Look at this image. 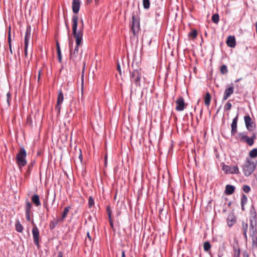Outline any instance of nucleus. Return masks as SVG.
<instances>
[{
    "instance_id": "obj_1",
    "label": "nucleus",
    "mask_w": 257,
    "mask_h": 257,
    "mask_svg": "<svg viewBox=\"0 0 257 257\" xmlns=\"http://www.w3.org/2000/svg\"><path fill=\"white\" fill-rule=\"evenodd\" d=\"M78 17L76 15L72 16V35L75 39L76 46L74 52L79 53V46L81 45L83 38V32L81 30H77Z\"/></svg>"
},
{
    "instance_id": "obj_2",
    "label": "nucleus",
    "mask_w": 257,
    "mask_h": 257,
    "mask_svg": "<svg viewBox=\"0 0 257 257\" xmlns=\"http://www.w3.org/2000/svg\"><path fill=\"white\" fill-rule=\"evenodd\" d=\"M256 162L252 160L250 158L247 157L244 164L242 166V172L246 177L250 176L255 170L256 167Z\"/></svg>"
},
{
    "instance_id": "obj_3",
    "label": "nucleus",
    "mask_w": 257,
    "mask_h": 257,
    "mask_svg": "<svg viewBox=\"0 0 257 257\" xmlns=\"http://www.w3.org/2000/svg\"><path fill=\"white\" fill-rule=\"evenodd\" d=\"M26 156L27 153L25 148L21 147L16 156V162L20 170L27 164Z\"/></svg>"
},
{
    "instance_id": "obj_4",
    "label": "nucleus",
    "mask_w": 257,
    "mask_h": 257,
    "mask_svg": "<svg viewBox=\"0 0 257 257\" xmlns=\"http://www.w3.org/2000/svg\"><path fill=\"white\" fill-rule=\"evenodd\" d=\"M131 30L134 35L139 32L140 27V18L138 15V11H134L132 13V21L131 24Z\"/></svg>"
},
{
    "instance_id": "obj_5",
    "label": "nucleus",
    "mask_w": 257,
    "mask_h": 257,
    "mask_svg": "<svg viewBox=\"0 0 257 257\" xmlns=\"http://www.w3.org/2000/svg\"><path fill=\"white\" fill-rule=\"evenodd\" d=\"M142 76L141 69H135L131 72L130 80L136 87H141V79Z\"/></svg>"
},
{
    "instance_id": "obj_6",
    "label": "nucleus",
    "mask_w": 257,
    "mask_h": 257,
    "mask_svg": "<svg viewBox=\"0 0 257 257\" xmlns=\"http://www.w3.org/2000/svg\"><path fill=\"white\" fill-rule=\"evenodd\" d=\"M252 210H250V214L251 215L250 218L249 219V231L256 230L255 227L257 223V217L255 211V209L252 207Z\"/></svg>"
},
{
    "instance_id": "obj_7",
    "label": "nucleus",
    "mask_w": 257,
    "mask_h": 257,
    "mask_svg": "<svg viewBox=\"0 0 257 257\" xmlns=\"http://www.w3.org/2000/svg\"><path fill=\"white\" fill-rule=\"evenodd\" d=\"M69 45L70 47V59L71 61H72L75 65L78 63L81 58V55L79 54V53H77V52H72V42L69 40Z\"/></svg>"
},
{
    "instance_id": "obj_8",
    "label": "nucleus",
    "mask_w": 257,
    "mask_h": 257,
    "mask_svg": "<svg viewBox=\"0 0 257 257\" xmlns=\"http://www.w3.org/2000/svg\"><path fill=\"white\" fill-rule=\"evenodd\" d=\"M240 141L245 142L249 146L253 145L254 143V139L255 138V135H253L251 138H249L244 133H240L238 134Z\"/></svg>"
},
{
    "instance_id": "obj_9",
    "label": "nucleus",
    "mask_w": 257,
    "mask_h": 257,
    "mask_svg": "<svg viewBox=\"0 0 257 257\" xmlns=\"http://www.w3.org/2000/svg\"><path fill=\"white\" fill-rule=\"evenodd\" d=\"M222 170L226 173L238 174L240 173L237 166H230L228 165H223Z\"/></svg>"
},
{
    "instance_id": "obj_10",
    "label": "nucleus",
    "mask_w": 257,
    "mask_h": 257,
    "mask_svg": "<svg viewBox=\"0 0 257 257\" xmlns=\"http://www.w3.org/2000/svg\"><path fill=\"white\" fill-rule=\"evenodd\" d=\"M33 238L34 244L39 248L40 246L39 244V238L40 233L38 227L35 226L33 227L32 229Z\"/></svg>"
},
{
    "instance_id": "obj_11",
    "label": "nucleus",
    "mask_w": 257,
    "mask_h": 257,
    "mask_svg": "<svg viewBox=\"0 0 257 257\" xmlns=\"http://www.w3.org/2000/svg\"><path fill=\"white\" fill-rule=\"evenodd\" d=\"M176 109L177 111H183L185 108V103L184 98L182 96H179L176 101Z\"/></svg>"
},
{
    "instance_id": "obj_12",
    "label": "nucleus",
    "mask_w": 257,
    "mask_h": 257,
    "mask_svg": "<svg viewBox=\"0 0 257 257\" xmlns=\"http://www.w3.org/2000/svg\"><path fill=\"white\" fill-rule=\"evenodd\" d=\"M234 87L233 86H230L228 88H226L224 90L223 96L222 98V101L226 100L234 92Z\"/></svg>"
},
{
    "instance_id": "obj_13",
    "label": "nucleus",
    "mask_w": 257,
    "mask_h": 257,
    "mask_svg": "<svg viewBox=\"0 0 257 257\" xmlns=\"http://www.w3.org/2000/svg\"><path fill=\"white\" fill-rule=\"evenodd\" d=\"M244 120L246 128L250 132L252 131L253 129V122H252L249 115H248L244 116Z\"/></svg>"
},
{
    "instance_id": "obj_14",
    "label": "nucleus",
    "mask_w": 257,
    "mask_h": 257,
    "mask_svg": "<svg viewBox=\"0 0 257 257\" xmlns=\"http://www.w3.org/2000/svg\"><path fill=\"white\" fill-rule=\"evenodd\" d=\"M238 120V114L233 119L231 124V135L232 136H234L237 133V123Z\"/></svg>"
},
{
    "instance_id": "obj_15",
    "label": "nucleus",
    "mask_w": 257,
    "mask_h": 257,
    "mask_svg": "<svg viewBox=\"0 0 257 257\" xmlns=\"http://www.w3.org/2000/svg\"><path fill=\"white\" fill-rule=\"evenodd\" d=\"M226 44L228 47L230 48H234L236 46L235 38L234 36H229L226 40Z\"/></svg>"
},
{
    "instance_id": "obj_16",
    "label": "nucleus",
    "mask_w": 257,
    "mask_h": 257,
    "mask_svg": "<svg viewBox=\"0 0 257 257\" xmlns=\"http://www.w3.org/2000/svg\"><path fill=\"white\" fill-rule=\"evenodd\" d=\"M80 2L79 0H73L72 8L73 13L77 14L80 10Z\"/></svg>"
},
{
    "instance_id": "obj_17",
    "label": "nucleus",
    "mask_w": 257,
    "mask_h": 257,
    "mask_svg": "<svg viewBox=\"0 0 257 257\" xmlns=\"http://www.w3.org/2000/svg\"><path fill=\"white\" fill-rule=\"evenodd\" d=\"M250 236L252 240V247L253 248L257 247V236L256 235V230L251 231Z\"/></svg>"
},
{
    "instance_id": "obj_18",
    "label": "nucleus",
    "mask_w": 257,
    "mask_h": 257,
    "mask_svg": "<svg viewBox=\"0 0 257 257\" xmlns=\"http://www.w3.org/2000/svg\"><path fill=\"white\" fill-rule=\"evenodd\" d=\"M31 38V27L30 26H28L27 27L25 36L24 39V44L25 45H28L29 40Z\"/></svg>"
},
{
    "instance_id": "obj_19",
    "label": "nucleus",
    "mask_w": 257,
    "mask_h": 257,
    "mask_svg": "<svg viewBox=\"0 0 257 257\" xmlns=\"http://www.w3.org/2000/svg\"><path fill=\"white\" fill-rule=\"evenodd\" d=\"M236 222V217L233 214H229L227 218V223L229 227H231Z\"/></svg>"
},
{
    "instance_id": "obj_20",
    "label": "nucleus",
    "mask_w": 257,
    "mask_h": 257,
    "mask_svg": "<svg viewBox=\"0 0 257 257\" xmlns=\"http://www.w3.org/2000/svg\"><path fill=\"white\" fill-rule=\"evenodd\" d=\"M235 189V188L234 186L228 184L225 186L224 192L225 194L227 195H230L232 194L234 192Z\"/></svg>"
},
{
    "instance_id": "obj_21",
    "label": "nucleus",
    "mask_w": 257,
    "mask_h": 257,
    "mask_svg": "<svg viewBox=\"0 0 257 257\" xmlns=\"http://www.w3.org/2000/svg\"><path fill=\"white\" fill-rule=\"evenodd\" d=\"M32 202L35 204L36 207L41 205V202L40 200L39 196L37 194L33 195L31 197Z\"/></svg>"
},
{
    "instance_id": "obj_22",
    "label": "nucleus",
    "mask_w": 257,
    "mask_h": 257,
    "mask_svg": "<svg viewBox=\"0 0 257 257\" xmlns=\"http://www.w3.org/2000/svg\"><path fill=\"white\" fill-rule=\"evenodd\" d=\"M70 209H71V206H67L64 208V210L62 213V214L61 218H60L61 221L62 222H63L64 220V219H65V218L66 217L67 214Z\"/></svg>"
},
{
    "instance_id": "obj_23",
    "label": "nucleus",
    "mask_w": 257,
    "mask_h": 257,
    "mask_svg": "<svg viewBox=\"0 0 257 257\" xmlns=\"http://www.w3.org/2000/svg\"><path fill=\"white\" fill-rule=\"evenodd\" d=\"M247 202V197L245 194H243L242 195V196L241 198V202H240L241 206V210L242 211H244V210H245L244 205H245V204H246Z\"/></svg>"
},
{
    "instance_id": "obj_24",
    "label": "nucleus",
    "mask_w": 257,
    "mask_h": 257,
    "mask_svg": "<svg viewBox=\"0 0 257 257\" xmlns=\"http://www.w3.org/2000/svg\"><path fill=\"white\" fill-rule=\"evenodd\" d=\"M59 221H61V219L54 218L50 223V228L51 229L55 228Z\"/></svg>"
},
{
    "instance_id": "obj_25",
    "label": "nucleus",
    "mask_w": 257,
    "mask_h": 257,
    "mask_svg": "<svg viewBox=\"0 0 257 257\" xmlns=\"http://www.w3.org/2000/svg\"><path fill=\"white\" fill-rule=\"evenodd\" d=\"M64 100V96L63 92L61 90H59L58 94L57 103L58 104H61Z\"/></svg>"
},
{
    "instance_id": "obj_26",
    "label": "nucleus",
    "mask_w": 257,
    "mask_h": 257,
    "mask_svg": "<svg viewBox=\"0 0 257 257\" xmlns=\"http://www.w3.org/2000/svg\"><path fill=\"white\" fill-rule=\"evenodd\" d=\"M211 95L210 93L207 92L204 97V103L207 106H209L210 103Z\"/></svg>"
},
{
    "instance_id": "obj_27",
    "label": "nucleus",
    "mask_w": 257,
    "mask_h": 257,
    "mask_svg": "<svg viewBox=\"0 0 257 257\" xmlns=\"http://www.w3.org/2000/svg\"><path fill=\"white\" fill-rule=\"evenodd\" d=\"M16 230L19 232H22L24 229L23 225L19 221H18L15 225Z\"/></svg>"
},
{
    "instance_id": "obj_28",
    "label": "nucleus",
    "mask_w": 257,
    "mask_h": 257,
    "mask_svg": "<svg viewBox=\"0 0 257 257\" xmlns=\"http://www.w3.org/2000/svg\"><path fill=\"white\" fill-rule=\"evenodd\" d=\"M31 208H32V204L28 200H27L26 201V205H25L26 213H31Z\"/></svg>"
},
{
    "instance_id": "obj_29",
    "label": "nucleus",
    "mask_w": 257,
    "mask_h": 257,
    "mask_svg": "<svg viewBox=\"0 0 257 257\" xmlns=\"http://www.w3.org/2000/svg\"><path fill=\"white\" fill-rule=\"evenodd\" d=\"M249 156L250 158H253L257 157V148H254L249 153Z\"/></svg>"
},
{
    "instance_id": "obj_30",
    "label": "nucleus",
    "mask_w": 257,
    "mask_h": 257,
    "mask_svg": "<svg viewBox=\"0 0 257 257\" xmlns=\"http://www.w3.org/2000/svg\"><path fill=\"white\" fill-rule=\"evenodd\" d=\"M106 211L108 217V220H112L111 210L110 205H107L106 208Z\"/></svg>"
},
{
    "instance_id": "obj_31",
    "label": "nucleus",
    "mask_w": 257,
    "mask_h": 257,
    "mask_svg": "<svg viewBox=\"0 0 257 257\" xmlns=\"http://www.w3.org/2000/svg\"><path fill=\"white\" fill-rule=\"evenodd\" d=\"M212 21L215 24H218L219 21V16L218 14L213 15L212 16Z\"/></svg>"
},
{
    "instance_id": "obj_32",
    "label": "nucleus",
    "mask_w": 257,
    "mask_h": 257,
    "mask_svg": "<svg viewBox=\"0 0 257 257\" xmlns=\"http://www.w3.org/2000/svg\"><path fill=\"white\" fill-rule=\"evenodd\" d=\"M240 256V249L239 247H233V257H239Z\"/></svg>"
},
{
    "instance_id": "obj_33",
    "label": "nucleus",
    "mask_w": 257,
    "mask_h": 257,
    "mask_svg": "<svg viewBox=\"0 0 257 257\" xmlns=\"http://www.w3.org/2000/svg\"><path fill=\"white\" fill-rule=\"evenodd\" d=\"M220 73L222 74H225L227 73L228 69H227L226 65H222L220 67Z\"/></svg>"
},
{
    "instance_id": "obj_34",
    "label": "nucleus",
    "mask_w": 257,
    "mask_h": 257,
    "mask_svg": "<svg viewBox=\"0 0 257 257\" xmlns=\"http://www.w3.org/2000/svg\"><path fill=\"white\" fill-rule=\"evenodd\" d=\"M203 248L205 251L209 250L211 248V245L209 242L205 241L203 244Z\"/></svg>"
},
{
    "instance_id": "obj_35",
    "label": "nucleus",
    "mask_w": 257,
    "mask_h": 257,
    "mask_svg": "<svg viewBox=\"0 0 257 257\" xmlns=\"http://www.w3.org/2000/svg\"><path fill=\"white\" fill-rule=\"evenodd\" d=\"M143 7L145 9H148L150 7L149 0H143Z\"/></svg>"
},
{
    "instance_id": "obj_36",
    "label": "nucleus",
    "mask_w": 257,
    "mask_h": 257,
    "mask_svg": "<svg viewBox=\"0 0 257 257\" xmlns=\"http://www.w3.org/2000/svg\"><path fill=\"white\" fill-rule=\"evenodd\" d=\"M88 204L89 208H91L94 204V199L91 196L89 197Z\"/></svg>"
},
{
    "instance_id": "obj_37",
    "label": "nucleus",
    "mask_w": 257,
    "mask_h": 257,
    "mask_svg": "<svg viewBox=\"0 0 257 257\" xmlns=\"http://www.w3.org/2000/svg\"><path fill=\"white\" fill-rule=\"evenodd\" d=\"M230 100H228L227 102V103L225 104V105L224 106V109L225 111H228L230 109L232 105H231V103L230 102Z\"/></svg>"
},
{
    "instance_id": "obj_38",
    "label": "nucleus",
    "mask_w": 257,
    "mask_h": 257,
    "mask_svg": "<svg viewBox=\"0 0 257 257\" xmlns=\"http://www.w3.org/2000/svg\"><path fill=\"white\" fill-rule=\"evenodd\" d=\"M197 36V30L194 29L192 30L189 34V36L192 37L193 39L195 38Z\"/></svg>"
},
{
    "instance_id": "obj_39",
    "label": "nucleus",
    "mask_w": 257,
    "mask_h": 257,
    "mask_svg": "<svg viewBox=\"0 0 257 257\" xmlns=\"http://www.w3.org/2000/svg\"><path fill=\"white\" fill-rule=\"evenodd\" d=\"M242 190L245 193H248L250 191L251 189L248 185H245L243 186Z\"/></svg>"
},
{
    "instance_id": "obj_40",
    "label": "nucleus",
    "mask_w": 257,
    "mask_h": 257,
    "mask_svg": "<svg viewBox=\"0 0 257 257\" xmlns=\"http://www.w3.org/2000/svg\"><path fill=\"white\" fill-rule=\"evenodd\" d=\"M7 102H8V105L10 106V101H11V93L10 92H8L7 93Z\"/></svg>"
},
{
    "instance_id": "obj_41",
    "label": "nucleus",
    "mask_w": 257,
    "mask_h": 257,
    "mask_svg": "<svg viewBox=\"0 0 257 257\" xmlns=\"http://www.w3.org/2000/svg\"><path fill=\"white\" fill-rule=\"evenodd\" d=\"M58 61L60 63L62 62V55L61 50L57 51Z\"/></svg>"
},
{
    "instance_id": "obj_42",
    "label": "nucleus",
    "mask_w": 257,
    "mask_h": 257,
    "mask_svg": "<svg viewBox=\"0 0 257 257\" xmlns=\"http://www.w3.org/2000/svg\"><path fill=\"white\" fill-rule=\"evenodd\" d=\"M27 123L29 125L32 124V119L30 115H28L27 119Z\"/></svg>"
},
{
    "instance_id": "obj_43",
    "label": "nucleus",
    "mask_w": 257,
    "mask_h": 257,
    "mask_svg": "<svg viewBox=\"0 0 257 257\" xmlns=\"http://www.w3.org/2000/svg\"><path fill=\"white\" fill-rule=\"evenodd\" d=\"M8 43L10 44L11 43V27H9V33H8Z\"/></svg>"
},
{
    "instance_id": "obj_44",
    "label": "nucleus",
    "mask_w": 257,
    "mask_h": 257,
    "mask_svg": "<svg viewBox=\"0 0 257 257\" xmlns=\"http://www.w3.org/2000/svg\"><path fill=\"white\" fill-rule=\"evenodd\" d=\"M242 227L243 231H247V223H242Z\"/></svg>"
},
{
    "instance_id": "obj_45",
    "label": "nucleus",
    "mask_w": 257,
    "mask_h": 257,
    "mask_svg": "<svg viewBox=\"0 0 257 257\" xmlns=\"http://www.w3.org/2000/svg\"><path fill=\"white\" fill-rule=\"evenodd\" d=\"M61 104H58V103L56 104L55 109L56 111H57L58 113H59L60 112L61 110Z\"/></svg>"
},
{
    "instance_id": "obj_46",
    "label": "nucleus",
    "mask_w": 257,
    "mask_h": 257,
    "mask_svg": "<svg viewBox=\"0 0 257 257\" xmlns=\"http://www.w3.org/2000/svg\"><path fill=\"white\" fill-rule=\"evenodd\" d=\"M109 221V224H110V226L111 228V229L113 230H114V225H113V220H108Z\"/></svg>"
},
{
    "instance_id": "obj_47",
    "label": "nucleus",
    "mask_w": 257,
    "mask_h": 257,
    "mask_svg": "<svg viewBox=\"0 0 257 257\" xmlns=\"http://www.w3.org/2000/svg\"><path fill=\"white\" fill-rule=\"evenodd\" d=\"M30 213H26V219L28 221H30L31 220Z\"/></svg>"
},
{
    "instance_id": "obj_48",
    "label": "nucleus",
    "mask_w": 257,
    "mask_h": 257,
    "mask_svg": "<svg viewBox=\"0 0 257 257\" xmlns=\"http://www.w3.org/2000/svg\"><path fill=\"white\" fill-rule=\"evenodd\" d=\"M117 70L119 72L120 75H121V69H120V66L118 63H117Z\"/></svg>"
},
{
    "instance_id": "obj_49",
    "label": "nucleus",
    "mask_w": 257,
    "mask_h": 257,
    "mask_svg": "<svg viewBox=\"0 0 257 257\" xmlns=\"http://www.w3.org/2000/svg\"><path fill=\"white\" fill-rule=\"evenodd\" d=\"M81 27L80 28L79 30H81L83 32V27H84V22L83 20L82 19L81 20Z\"/></svg>"
},
{
    "instance_id": "obj_50",
    "label": "nucleus",
    "mask_w": 257,
    "mask_h": 257,
    "mask_svg": "<svg viewBox=\"0 0 257 257\" xmlns=\"http://www.w3.org/2000/svg\"><path fill=\"white\" fill-rule=\"evenodd\" d=\"M79 151H80V154L79 155V158L80 161L82 162V160H83L81 150H79Z\"/></svg>"
},
{
    "instance_id": "obj_51",
    "label": "nucleus",
    "mask_w": 257,
    "mask_h": 257,
    "mask_svg": "<svg viewBox=\"0 0 257 257\" xmlns=\"http://www.w3.org/2000/svg\"><path fill=\"white\" fill-rule=\"evenodd\" d=\"M28 46V45H25V54L26 56H27Z\"/></svg>"
},
{
    "instance_id": "obj_52",
    "label": "nucleus",
    "mask_w": 257,
    "mask_h": 257,
    "mask_svg": "<svg viewBox=\"0 0 257 257\" xmlns=\"http://www.w3.org/2000/svg\"><path fill=\"white\" fill-rule=\"evenodd\" d=\"M56 49H57V51L61 50L59 44L58 42H57V43H56Z\"/></svg>"
},
{
    "instance_id": "obj_53",
    "label": "nucleus",
    "mask_w": 257,
    "mask_h": 257,
    "mask_svg": "<svg viewBox=\"0 0 257 257\" xmlns=\"http://www.w3.org/2000/svg\"><path fill=\"white\" fill-rule=\"evenodd\" d=\"M9 49H10V51L11 52V54H13V51H12V43H10V44H9Z\"/></svg>"
},
{
    "instance_id": "obj_54",
    "label": "nucleus",
    "mask_w": 257,
    "mask_h": 257,
    "mask_svg": "<svg viewBox=\"0 0 257 257\" xmlns=\"http://www.w3.org/2000/svg\"><path fill=\"white\" fill-rule=\"evenodd\" d=\"M58 257H63V252L59 251L58 253Z\"/></svg>"
},
{
    "instance_id": "obj_55",
    "label": "nucleus",
    "mask_w": 257,
    "mask_h": 257,
    "mask_svg": "<svg viewBox=\"0 0 257 257\" xmlns=\"http://www.w3.org/2000/svg\"><path fill=\"white\" fill-rule=\"evenodd\" d=\"M41 73V70H40L39 71L38 77V81H39V80L40 79Z\"/></svg>"
},
{
    "instance_id": "obj_56",
    "label": "nucleus",
    "mask_w": 257,
    "mask_h": 257,
    "mask_svg": "<svg viewBox=\"0 0 257 257\" xmlns=\"http://www.w3.org/2000/svg\"><path fill=\"white\" fill-rule=\"evenodd\" d=\"M243 234L244 236V238L246 239L247 238V231H243Z\"/></svg>"
},
{
    "instance_id": "obj_57",
    "label": "nucleus",
    "mask_w": 257,
    "mask_h": 257,
    "mask_svg": "<svg viewBox=\"0 0 257 257\" xmlns=\"http://www.w3.org/2000/svg\"><path fill=\"white\" fill-rule=\"evenodd\" d=\"M121 257H125V251L122 250L121 252Z\"/></svg>"
},
{
    "instance_id": "obj_58",
    "label": "nucleus",
    "mask_w": 257,
    "mask_h": 257,
    "mask_svg": "<svg viewBox=\"0 0 257 257\" xmlns=\"http://www.w3.org/2000/svg\"><path fill=\"white\" fill-rule=\"evenodd\" d=\"M87 237L89 238V239L90 240L91 239V237L90 236V234H89V232H87Z\"/></svg>"
},
{
    "instance_id": "obj_59",
    "label": "nucleus",
    "mask_w": 257,
    "mask_h": 257,
    "mask_svg": "<svg viewBox=\"0 0 257 257\" xmlns=\"http://www.w3.org/2000/svg\"><path fill=\"white\" fill-rule=\"evenodd\" d=\"M92 1V0H86V3L87 4H90V3H91Z\"/></svg>"
},
{
    "instance_id": "obj_60",
    "label": "nucleus",
    "mask_w": 257,
    "mask_h": 257,
    "mask_svg": "<svg viewBox=\"0 0 257 257\" xmlns=\"http://www.w3.org/2000/svg\"><path fill=\"white\" fill-rule=\"evenodd\" d=\"M163 211V209H160L159 210V215L160 216L161 215V212H162V211Z\"/></svg>"
},
{
    "instance_id": "obj_61",
    "label": "nucleus",
    "mask_w": 257,
    "mask_h": 257,
    "mask_svg": "<svg viewBox=\"0 0 257 257\" xmlns=\"http://www.w3.org/2000/svg\"><path fill=\"white\" fill-rule=\"evenodd\" d=\"M241 79V78L237 79L235 80V82H239Z\"/></svg>"
},
{
    "instance_id": "obj_62",
    "label": "nucleus",
    "mask_w": 257,
    "mask_h": 257,
    "mask_svg": "<svg viewBox=\"0 0 257 257\" xmlns=\"http://www.w3.org/2000/svg\"><path fill=\"white\" fill-rule=\"evenodd\" d=\"M120 211H118V212H117L116 215H117V216H119V215H120Z\"/></svg>"
},
{
    "instance_id": "obj_63",
    "label": "nucleus",
    "mask_w": 257,
    "mask_h": 257,
    "mask_svg": "<svg viewBox=\"0 0 257 257\" xmlns=\"http://www.w3.org/2000/svg\"><path fill=\"white\" fill-rule=\"evenodd\" d=\"M96 4L98 2V0H95Z\"/></svg>"
},
{
    "instance_id": "obj_64",
    "label": "nucleus",
    "mask_w": 257,
    "mask_h": 257,
    "mask_svg": "<svg viewBox=\"0 0 257 257\" xmlns=\"http://www.w3.org/2000/svg\"><path fill=\"white\" fill-rule=\"evenodd\" d=\"M106 159H107V156H105V161L106 160Z\"/></svg>"
}]
</instances>
